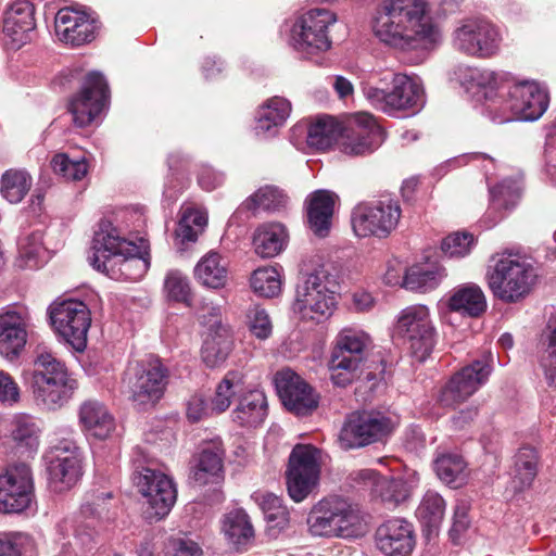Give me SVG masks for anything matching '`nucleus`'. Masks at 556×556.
Masks as SVG:
<instances>
[{"label":"nucleus","mask_w":556,"mask_h":556,"mask_svg":"<svg viewBox=\"0 0 556 556\" xmlns=\"http://www.w3.org/2000/svg\"><path fill=\"white\" fill-rule=\"evenodd\" d=\"M448 307L463 316L478 317L486 309V300L478 285L466 283L454 290Z\"/></svg>","instance_id":"36"},{"label":"nucleus","mask_w":556,"mask_h":556,"mask_svg":"<svg viewBox=\"0 0 556 556\" xmlns=\"http://www.w3.org/2000/svg\"><path fill=\"white\" fill-rule=\"evenodd\" d=\"M112 493L108 491L91 492L86 496L80 507L79 516L73 525L75 545L90 548L96 542L99 528L103 521L110 519V501Z\"/></svg>","instance_id":"19"},{"label":"nucleus","mask_w":556,"mask_h":556,"mask_svg":"<svg viewBox=\"0 0 556 556\" xmlns=\"http://www.w3.org/2000/svg\"><path fill=\"white\" fill-rule=\"evenodd\" d=\"M122 238L111 225L101 226L92 240L90 264L114 280L138 281L150 267L147 247Z\"/></svg>","instance_id":"2"},{"label":"nucleus","mask_w":556,"mask_h":556,"mask_svg":"<svg viewBox=\"0 0 556 556\" xmlns=\"http://www.w3.org/2000/svg\"><path fill=\"white\" fill-rule=\"evenodd\" d=\"M244 391L243 375L240 371H229L218 383L212 400V410L223 413L229 408L231 400Z\"/></svg>","instance_id":"52"},{"label":"nucleus","mask_w":556,"mask_h":556,"mask_svg":"<svg viewBox=\"0 0 556 556\" xmlns=\"http://www.w3.org/2000/svg\"><path fill=\"white\" fill-rule=\"evenodd\" d=\"M232 350V339L228 329L219 326L218 329L210 333L204 340L201 354L206 366L214 368L223 364Z\"/></svg>","instance_id":"40"},{"label":"nucleus","mask_w":556,"mask_h":556,"mask_svg":"<svg viewBox=\"0 0 556 556\" xmlns=\"http://www.w3.org/2000/svg\"><path fill=\"white\" fill-rule=\"evenodd\" d=\"M33 186V178L26 169H7L0 179V193L12 204H17L28 194Z\"/></svg>","instance_id":"43"},{"label":"nucleus","mask_w":556,"mask_h":556,"mask_svg":"<svg viewBox=\"0 0 556 556\" xmlns=\"http://www.w3.org/2000/svg\"><path fill=\"white\" fill-rule=\"evenodd\" d=\"M49 317L54 331L77 352L87 346V333L91 324L88 306L77 300H64L53 303Z\"/></svg>","instance_id":"14"},{"label":"nucleus","mask_w":556,"mask_h":556,"mask_svg":"<svg viewBox=\"0 0 556 556\" xmlns=\"http://www.w3.org/2000/svg\"><path fill=\"white\" fill-rule=\"evenodd\" d=\"M338 195L330 190L319 189L305 200L309 229L319 238L329 235Z\"/></svg>","instance_id":"28"},{"label":"nucleus","mask_w":556,"mask_h":556,"mask_svg":"<svg viewBox=\"0 0 556 556\" xmlns=\"http://www.w3.org/2000/svg\"><path fill=\"white\" fill-rule=\"evenodd\" d=\"M222 531L228 544L237 551L247 549L254 539V528L242 508L233 509L224 516Z\"/></svg>","instance_id":"33"},{"label":"nucleus","mask_w":556,"mask_h":556,"mask_svg":"<svg viewBox=\"0 0 556 556\" xmlns=\"http://www.w3.org/2000/svg\"><path fill=\"white\" fill-rule=\"evenodd\" d=\"M250 285L257 295L274 298L281 289L280 275L275 267H260L253 271Z\"/></svg>","instance_id":"53"},{"label":"nucleus","mask_w":556,"mask_h":556,"mask_svg":"<svg viewBox=\"0 0 556 556\" xmlns=\"http://www.w3.org/2000/svg\"><path fill=\"white\" fill-rule=\"evenodd\" d=\"M127 375L131 400L138 406L159 402L168 382V369L153 355L131 364Z\"/></svg>","instance_id":"13"},{"label":"nucleus","mask_w":556,"mask_h":556,"mask_svg":"<svg viewBox=\"0 0 556 556\" xmlns=\"http://www.w3.org/2000/svg\"><path fill=\"white\" fill-rule=\"evenodd\" d=\"M402 208L396 199L383 197L356 204L351 213V224L358 238H388L397 227Z\"/></svg>","instance_id":"8"},{"label":"nucleus","mask_w":556,"mask_h":556,"mask_svg":"<svg viewBox=\"0 0 556 556\" xmlns=\"http://www.w3.org/2000/svg\"><path fill=\"white\" fill-rule=\"evenodd\" d=\"M445 507V501L438 492L429 490L424 494L416 509V516L429 533L441 525Z\"/></svg>","instance_id":"47"},{"label":"nucleus","mask_w":556,"mask_h":556,"mask_svg":"<svg viewBox=\"0 0 556 556\" xmlns=\"http://www.w3.org/2000/svg\"><path fill=\"white\" fill-rule=\"evenodd\" d=\"M334 498L320 501L307 518L309 532L316 536H336Z\"/></svg>","instance_id":"50"},{"label":"nucleus","mask_w":556,"mask_h":556,"mask_svg":"<svg viewBox=\"0 0 556 556\" xmlns=\"http://www.w3.org/2000/svg\"><path fill=\"white\" fill-rule=\"evenodd\" d=\"M36 28L35 5L28 0H16L4 12L3 41L12 50H18L31 40Z\"/></svg>","instance_id":"24"},{"label":"nucleus","mask_w":556,"mask_h":556,"mask_svg":"<svg viewBox=\"0 0 556 556\" xmlns=\"http://www.w3.org/2000/svg\"><path fill=\"white\" fill-rule=\"evenodd\" d=\"M462 84L468 92L478 97L479 100H484L482 112L495 123V115L489 106L494 99L502 98L503 89H507V86L502 84V76L491 70L467 67Z\"/></svg>","instance_id":"26"},{"label":"nucleus","mask_w":556,"mask_h":556,"mask_svg":"<svg viewBox=\"0 0 556 556\" xmlns=\"http://www.w3.org/2000/svg\"><path fill=\"white\" fill-rule=\"evenodd\" d=\"M372 106L389 115L397 112H419L425 103V90L415 78L391 71L374 75L362 87Z\"/></svg>","instance_id":"3"},{"label":"nucleus","mask_w":556,"mask_h":556,"mask_svg":"<svg viewBox=\"0 0 556 556\" xmlns=\"http://www.w3.org/2000/svg\"><path fill=\"white\" fill-rule=\"evenodd\" d=\"M361 368L362 366L356 365L355 361L331 356L329 362L330 379L334 386L344 388L359 377Z\"/></svg>","instance_id":"58"},{"label":"nucleus","mask_w":556,"mask_h":556,"mask_svg":"<svg viewBox=\"0 0 556 556\" xmlns=\"http://www.w3.org/2000/svg\"><path fill=\"white\" fill-rule=\"evenodd\" d=\"M342 127L331 116H320L311 124L307 131V143L319 150L331 147L341 137Z\"/></svg>","instance_id":"48"},{"label":"nucleus","mask_w":556,"mask_h":556,"mask_svg":"<svg viewBox=\"0 0 556 556\" xmlns=\"http://www.w3.org/2000/svg\"><path fill=\"white\" fill-rule=\"evenodd\" d=\"M492 370L493 355L491 352H484L451 377L441 389L438 402L444 407L465 402L488 381Z\"/></svg>","instance_id":"15"},{"label":"nucleus","mask_w":556,"mask_h":556,"mask_svg":"<svg viewBox=\"0 0 556 556\" xmlns=\"http://www.w3.org/2000/svg\"><path fill=\"white\" fill-rule=\"evenodd\" d=\"M195 278L204 286L213 289L222 288L227 281V264L216 252L203 256L194 268Z\"/></svg>","instance_id":"41"},{"label":"nucleus","mask_w":556,"mask_h":556,"mask_svg":"<svg viewBox=\"0 0 556 556\" xmlns=\"http://www.w3.org/2000/svg\"><path fill=\"white\" fill-rule=\"evenodd\" d=\"M267 399L263 391L253 389L239 397V403L232 413L233 420L241 426L256 427L267 417Z\"/></svg>","instance_id":"34"},{"label":"nucleus","mask_w":556,"mask_h":556,"mask_svg":"<svg viewBox=\"0 0 556 556\" xmlns=\"http://www.w3.org/2000/svg\"><path fill=\"white\" fill-rule=\"evenodd\" d=\"M33 501V482L29 468L21 465L0 476V511L16 514L25 510Z\"/></svg>","instance_id":"22"},{"label":"nucleus","mask_w":556,"mask_h":556,"mask_svg":"<svg viewBox=\"0 0 556 556\" xmlns=\"http://www.w3.org/2000/svg\"><path fill=\"white\" fill-rule=\"evenodd\" d=\"M539 455L535 448L522 446L515 455L513 481L515 489L522 491L529 488L538 475Z\"/></svg>","instance_id":"44"},{"label":"nucleus","mask_w":556,"mask_h":556,"mask_svg":"<svg viewBox=\"0 0 556 556\" xmlns=\"http://www.w3.org/2000/svg\"><path fill=\"white\" fill-rule=\"evenodd\" d=\"M110 97L109 86L99 72L89 73L81 90L68 103V112L77 127H86L105 109Z\"/></svg>","instance_id":"18"},{"label":"nucleus","mask_w":556,"mask_h":556,"mask_svg":"<svg viewBox=\"0 0 556 556\" xmlns=\"http://www.w3.org/2000/svg\"><path fill=\"white\" fill-rule=\"evenodd\" d=\"M520 182L516 179H504L490 189L491 210H511L520 198Z\"/></svg>","instance_id":"54"},{"label":"nucleus","mask_w":556,"mask_h":556,"mask_svg":"<svg viewBox=\"0 0 556 556\" xmlns=\"http://www.w3.org/2000/svg\"><path fill=\"white\" fill-rule=\"evenodd\" d=\"M223 456L224 451L217 443L204 447L192 470L193 481L199 485L217 482L223 471Z\"/></svg>","instance_id":"37"},{"label":"nucleus","mask_w":556,"mask_h":556,"mask_svg":"<svg viewBox=\"0 0 556 556\" xmlns=\"http://www.w3.org/2000/svg\"><path fill=\"white\" fill-rule=\"evenodd\" d=\"M206 224L207 216L204 212L192 207L185 208L175 230L178 250L185 251L190 243H194Z\"/></svg>","instance_id":"38"},{"label":"nucleus","mask_w":556,"mask_h":556,"mask_svg":"<svg viewBox=\"0 0 556 556\" xmlns=\"http://www.w3.org/2000/svg\"><path fill=\"white\" fill-rule=\"evenodd\" d=\"M319 450L311 444H296L290 456L286 471L287 489L290 497L299 503L312 492L318 482Z\"/></svg>","instance_id":"16"},{"label":"nucleus","mask_w":556,"mask_h":556,"mask_svg":"<svg viewBox=\"0 0 556 556\" xmlns=\"http://www.w3.org/2000/svg\"><path fill=\"white\" fill-rule=\"evenodd\" d=\"M370 346L371 339L365 331L344 328L337 336L336 348L331 356L346 357V359L355 361L356 365L363 366Z\"/></svg>","instance_id":"32"},{"label":"nucleus","mask_w":556,"mask_h":556,"mask_svg":"<svg viewBox=\"0 0 556 556\" xmlns=\"http://www.w3.org/2000/svg\"><path fill=\"white\" fill-rule=\"evenodd\" d=\"M131 481L138 492L147 500L151 517L162 519L169 514L176 498V485L170 477L154 467L153 460L141 447L132 455Z\"/></svg>","instance_id":"7"},{"label":"nucleus","mask_w":556,"mask_h":556,"mask_svg":"<svg viewBox=\"0 0 556 556\" xmlns=\"http://www.w3.org/2000/svg\"><path fill=\"white\" fill-rule=\"evenodd\" d=\"M54 29L58 38L72 47L91 42L99 29L94 17L72 8H62L54 18Z\"/></svg>","instance_id":"23"},{"label":"nucleus","mask_w":556,"mask_h":556,"mask_svg":"<svg viewBox=\"0 0 556 556\" xmlns=\"http://www.w3.org/2000/svg\"><path fill=\"white\" fill-rule=\"evenodd\" d=\"M166 556H203L198 541L187 534L170 536L165 546Z\"/></svg>","instance_id":"64"},{"label":"nucleus","mask_w":556,"mask_h":556,"mask_svg":"<svg viewBox=\"0 0 556 556\" xmlns=\"http://www.w3.org/2000/svg\"><path fill=\"white\" fill-rule=\"evenodd\" d=\"M27 314L8 309L0 314V354L7 359L16 358L27 342Z\"/></svg>","instance_id":"27"},{"label":"nucleus","mask_w":556,"mask_h":556,"mask_svg":"<svg viewBox=\"0 0 556 556\" xmlns=\"http://www.w3.org/2000/svg\"><path fill=\"white\" fill-rule=\"evenodd\" d=\"M443 277V268L415 265L406 270L402 285L407 290L425 293L435 289Z\"/></svg>","instance_id":"45"},{"label":"nucleus","mask_w":556,"mask_h":556,"mask_svg":"<svg viewBox=\"0 0 556 556\" xmlns=\"http://www.w3.org/2000/svg\"><path fill=\"white\" fill-rule=\"evenodd\" d=\"M164 289L168 299L181 302L186 305L191 304V288L189 279L179 270H170L167 273Z\"/></svg>","instance_id":"59"},{"label":"nucleus","mask_w":556,"mask_h":556,"mask_svg":"<svg viewBox=\"0 0 556 556\" xmlns=\"http://www.w3.org/2000/svg\"><path fill=\"white\" fill-rule=\"evenodd\" d=\"M18 254L22 264L21 267L37 268L39 266V257L43 252L42 236L35 231L22 236L17 242Z\"/></svg>","instance_id":"57"},{"label":"nucleus","mask_w":556,"mask_h":556,"mask_svg":"<svg viewBox=\"0 0 556 556\" xmlns=\"http://www.w3.org/2000/svg\"><path fill=\"white\" fill-rule=\"evenodd\" d=\"M51 167L55 174L71 180H80L88 172V165L84 157L73 161L66 154L54 155L51 160Z\"/></svg>","instance_id":"62"},{"label":"nucleus","mask_w":556,"mask_h":556,"mask_svg":"<svg viewBox=\"0 0 556 556\" xmlns=\"http://www.w3.org/2000/svg\"><path fill=\"white\" fill-rule=\"evenodd\" d=\"M381 500L392 506L406 501L410 495V488L402 479H388L382 477L378 485V491Z\"/></svg>","instance_id":"60"},{"label":"nucleus","mask_w":556,"mask_h":556,"mask_svg":"<svg viewBox=\"0 0 556 556\" xmlns=\"http://www.w3.org/2000/svg\"><path fill=\"white\" fill-rule=\"evenodd\" d=\"M49 488L55 493L71 490L83 476V457L76 442L55 439L45 455Z\"/></svg>","instance_id":"12"},{"label":"nucleus","mask_w":556,"mask_h":556,"mask_svg":"<svg viewBox=\"0 0 556 556\" xmlns=\"http://www.w3.org/2000/svg\"><path fill=\"white\" fill-rule=\"evenodd\" d=\"M291 113V103L281 97L268 99L258 110L255 116V134L258 137H274L278 128L288 119Z\"/></svg>","instance_id":"29"},{"label":"nucleus","mask_w":556,"mask_h":556,"mask_svg":"<svg viewBox=\"0 0 556 556\" xmlns=\"http://www.w3.org/2000/svg\"><path fill=\"white\" fill-rule=\"evenodd\" d=\"M337 291L338 276L331 264L305 266L300 273L293 309L304 319H327L336 308Z\"/></svg>","instance_id":"4"},{"label":"nucleus","mask_w":556,"mask_h":556,"mask_svg":"<svg viewBox=\"0 0 556 556\" xmlns=\"http://www.w3.org/2000/svg\"><path fill=\"white\" fill-rule=\"evenodd\" d=\"M434 470L442 482L454 489L464 485L468 478L466 462L455 453L439 455L434 460Z\"/></svg>","instance_id":"42"},{"label":"nucleus","mask_w":556,"mask_h":556,"mask_svg":"<svg viewBox=\"0 0 556 556\" xmlns=\"http://www.w3.org/2000/svg\"><path fill=\"white\" fill-rule=\"evenodd\" d=\"M40 430L33 417L21 415L14 419L12 439L21 453L33 454L39 446Z\"/></svg>","instance_id":"51"},{"label":"nucleus","mask_w":556,"mask_h":556,"mask_svg":"<svg viewBox=\"0 0 556 556\" xmlns=\"http://www.w3.org/2000/svg\"><path fill=\"white\" fill-rule=\"evenodd\" d=\"M287 204L288 197L282 190L276 187L266 186L260 188L250 198H248L243 202L242 208H247L253 213L261 210L266 212H280L287 207Z\"/></svg>","instance_id":"49"},{"label":"nucleus","mask_w":556,"mask_h":556,"mask_svg":"<svg viewBox=\"0 0 556 556\" xmlns=\"http://www.w3.org/2000/svg\"><path fill=\"white\" fill-rule=\"evenodd\" d=\"M376 544L386 556H407L415 545L413 526L400 518L387 520L376 531Z\"/></svg>","instance_id":"25"},{"label":"nucleus","mask_w":556,"mask_h":556,"mask_svg":"<svg viewBox=\"0 0 556 556\" xmlns=\"http://www.w3.org/2000/svg\"><path fill=\"white\" fill-rule=\"evenodd\" d=\"M473 244L471 233L455 232L443 239L441 250L448 257H464L470 253Z\"/></svg>","instance_id":"63"},{"label":"nucleus","mask_w":556,"mask_h":556,"mask_svg":"<svg viewBox=\"0 0 556 556\" xmlns=\"http://www.w3.org/2000/svg\"><path fill=\"white\" fill-rule=\"evenodd\" d=\"M397 425L396 416L382 412L352 413L340 430V446L344 450H351L381 442L394 431Z\"/></svg>","instance_id":"10"},{"label":"nucleus","mask_w":556,"mask_h":556,"mask_svg":"<svg viewBox=\"0 0 556 556\" xmlns=\"http://www.w3.org/2000/svg\"><path fill=\"white\" fill-rule=\"evenodd\" d=\"M35 369L31 381H39V378L67 379L73 378L65 365L56 359L51 353H40L34 363Z\"/></svg>","instance_id":"56"},{"label":"nucleus","mask_w":556,"mask_h":556,"mask_svg":"<svg viewBox=\"0 0 556 556\" xmlns=\"http://www.w3.org/2000/svg\"><path fill=\"white\" fill-rule=\"evenodd\" d=\"M245 324L251 334L260 340L269 338L273 332V325L268 313L258 305L248 308Z\"/></svg>","instance_id":"61"},{"label":"nucleus","mask_w":556,"mask_h":556,"mask_svg":"<svg viewBox=\"0 0 556 556\" xmlns=\"http://www.w3.org/2000/svg\"><path fill=\"white\" fill-rule=\"evenodd\" d=\"M547 329L546 346L541 353L540 366L547 383L556 386V313L549 317Z\"/></svg>","instance_id":"55"},{"label":"nucleus","mask_w":556,"mask_h":556,"mask_svg":"<svg viewBox=\"0 0 556 556\" xmlns=\"http://www.w3.org/2000/svg\"><path fill=\"white\" fill-rule=\"evenodd\" d=\"M384 139L380 126L368 113L355 114L342 128L340 144L343 153L364 155L375 151Z\"/></svg>","instance_id":"20"},{"label":"nucleus","mask_w":556,"mask_h":556,"mask_svg":"<svg viewBox=\"0 0 556 556\" xmlns=\"http://www.w3.org/2000/svg\"><path fill=\"white\" fill-rule=\"evenodd\" d=\"M79 419L90 435L101 440L106 439L115 428L111 414L97 401H88L81 405Z\"/></svg>","instance_id":"35"},{"label":"nucleus","mask_w":556,"mask_h":556,"mask_svg":"<svg viewBox=\"0 0 556 556\" xmlns=\"http://www.w3.org/2000/svg\"><path fill=\"white\" fill-rule=\"evenodd\" d=\"M549 96L546 87L535 80H521L503 89L502 98L490 103L496 124L513 121L532 122L547 110Z\"/></svg>","instance_id":"6"},{"label":"nucleus","mask_w":556,"mask_h":556,"mask_svg":"<svg viewBox=\"0 0 556 556\" xmlns=\"http://www.w3.org/2000/svg\"><path fill=\"white\" fill-rule=\"evenodd\" d=\"M31 388L39 404L48 409H56L72 397L77 383L74 378L49 380L40 377L39 381H31Z\"/></svg>","instance_id":"30"},{"label":"nucleus","mask_w":556,"mask_h":556,"mask_svg":"<svg viewBox=\"0 0 556 556\" xmlns=\"http://www.w3.org/2000/svg\"><path fill=\"white\" fill-rule=\"evenodd\" d=\"M455 51L470 58L491 59L498 54L502 43L500 28L483 17H468L458 22L451 35Z\"/></svg>","instance_id":"9"},{"label":"nucleus","mask_w":556,"mask_h":556,"mask_svg":"<svg viewBox=\"0 0 556 556\" xmlns=\"http://www.w3.org/2000/svg\"><path fill=\"white\" fill-rule=\"evenodd\" d=\"M253 498L262 508L270 529L280 532L289 527L290 514L280 497L268 492H256Z\"/></svg>","instance_id":"46"},{"label":"nucleus","mask_w":556,"mask_h":556,"mask_svg":"<svg viewBox=\"0 0 556 556\" xmlns=\"http://www.w3.org/2000/svg\"><path fill=\"white\" fill-rule=\"evenodd\" d=\"M336 536L343 539L361 538L368 531L366 516L355 504L334 498Z\"/></svg>","instance_id":"31"},{"label":"nucleus","mask_w":556,"mask_h":556,"mask_svg":"<svg viewBox=\"0 0 556 556\" xmlns=\"http://www.w3.org/2000/svg\"><path fill=\"white\" fill-rule=\"evenodd\" d=\"M337 15L328 9H313L299 16L292 25L290 45L303 58L330 49L329 27Z\"/></svg>","instance_id":"11"},{"label":"nucleus","mask_w":556,"mask_h":556,"mask_svg":"<svg viewBox=\"0 0 556 556\" xmlns=\"http://www.w3.org/2000/svg\"><path fill=\"white\" fill-rule=\"evenodd\" d=\"M536 271L527 257L515 253H503L486 273L489 289L504 303L522 301L531 292Z\"/></svg>","instance_id":"5"},{"label":"nucleus","mask_w":556,"mask_h":556,"mask_svg":"<svg viewBox=\"0 0 556 556\" xmlns=\"http://www.w3.org/2000/svg\"><path fill=\"white\" fill-rule=\"evenodd\" d=\"M286 238V228L281 224L263 225L253 237L255 253L264 258L274 257L282 251Z\"/></svg>","instance_id":"39"},{"label":"nucleus","mask_w":556,"mask_h":556,"mask_svg":"<svg viewBox=\"0 0 556 556\" xmlns=\"http://www.w3.org/2000/svg\"><path fill=\"white\" fill-rule=\"evenodd\" d=\"M275 386L283 406L296 415H307L318 405V396L309 384L291 369L278 371Z\"/></svg>","instance_id":"21"},{"label":"nucleus","mask_w":556,"mask_h":556,"mask_svg":"<svg viewBox=\"0 0 556 556\" xmlns=\"http://www.w3.org/2000/svg\"><path fill=\"white\" fill-rule=\"evenodd\" d=\"M370 28L381 43L405 52L433 51L443 40L427 0H379Z\"/></svg>","instance_id":"1"},{"label":"nucleus","mask_w":556,"mask_h":556,"mask_svg":"<svg viewBox=\"0 0 556 556\" xmlns=\"http://www.w3.org/2000/svg\"><path fill=\"white\" fill-rule=\"evenodd\" d=\"M395 329L417 361L422 362L430 355L434 346L435 332L427 306L412 305L404 308L397 318Z\"/></svg>","instance_id":"17"}]
</instances>
